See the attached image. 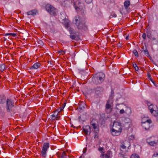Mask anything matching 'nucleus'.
I'll return each mask as SVG.
<instances>
[{
  "instance_id": "obj_46",
  "label": "nucleus",
  "mask_w": 158,
  "mask_h": 158,
  "mask_svg": "<svg viewBox=\"0 0 158 158\" xmlns=\"http://www.w3.org/2000/svg\"><path fill=\"white\" fill-rule=\"evenodd\" d=\"M86 150H87V148H85L83 150V153H85L86 152Z\"/></svg>"
},
{
  "instance_id": "obj_25",
  "label": "nucleus",
  "mask_w": 158,
  "mask_h": 158,
  "mask_svg": "<svg viewBox=\"0 0 158 158\" xmlns=\"http://www.w3.org/2000/svg\"><path fill=\"white\" fill-rule=\"evenodd\" d=\"M149 109L150 110V112H152V110L154 109H157V107L156 106H154L152 104H151L149 106Z\"/></svg>"
},
{
  "instance_id": "obj_30",
  "label": "nucleus",
  "mask_w": 158,
  "mask_h": 158,
  "mask_svg": "<svg viewBox=\"0 0 158 158\" xmlns=\"http://www.w3.org/2000/svg\"><path fill=\"white\" fill-rule=\"evenodd\" d=\"M143 51L144 52L145 55H146L147 56H150L148 51L147 49H146L145 50H143Z\"/></svg>"
},
{
  "instance_id": "obj_62",
  "label": "nucleus",
  "mask_w": 158,
  "mask_h": 158,
  "mask_svg": "<svg viewBox=\"0 0 158 158\" xmlns=\"http://www.w3.org/2000/svg\"><path fill=\"white\" fill-rule=\"evenodd\" d=\"M80 118H81V117H79V119H80Z\"/></svg>"
},
{
  "instance_id": "obj_10",
  "label": "nucleus",
  "mask_w": 158,
  "mask_h": 158,
  "mask_svg": "<svg viewBox=\"0 0 158 158\" xmlns=\"http://www.w3.org/2000/svg\"><path fill=\"white\" fill-rule=\"evenodd\" d=\"M112 103L111 101L110 100H108L106 105V110L107 113H110L112 110Z\"/></svg>"
},
{
  "instance_id": "obj_19",
  "label": "nucleus",
  "mask_w": 158,
  "mask_h": 158,
  "mask_svg": "<svg viewBox=\"0 0 158 158\" xmlns=\"http://www.w3.org/2000/svg\"><path fill=\"white\" fill-rule=\"evenodd\" d=\"M121 132V130H116V131L113 130L112 129L111 133L112 135L115 136H117L119 135Z\"/></svg>"
},
{
  "instance_id": "obj_16",
  "label": "nucleus",
  "mask_w": 158,
  "mask_h": 158,
  "mask_svg": "<svg viewBox=\"0 0 158 158\" xmlns=\"http://www.w3.org/2000/svg\"><path fill=\"white\" fill-rule=\"evenodd\" d=\"M6 99L5 95L3 94L0 95V104H4L6 101Z\"/></svg>"
},
{
  "instance_id": "obj_17",
  "label": "nucleus",
  "mask_w": 158,
  "mask_h": 158,
  "mask_svg": "<svg viewBox=\"0 0 158 158\" xmlns=\"http://www.w3.org/2000/svg\"><path fill=\"white\" fill-rule=\"evenodd\" d=\"M37 13H38L37 10L36 9H35L27 12V15H32L34 16L36 15Z\"/></svg>"
},
{
  "instance_id": "obj_8",
  "label": "nucleus",
  "mask_w": 158,
  "mask_h": 158,
  "mask_svg": "<svg viewBox=\"0 0 158 158\" xmlns=\"http://www.w3.org/2000/svg\"><path fill=\"white\" fill-rule=\"evenodd\" d=\"M49 147V143H45L41 151V155L42 157H45L47 156V151Z\"/></svg>"
},
{
  "instance_id": "obj_26",
  "label": "nucleus",
  "mask_w": 158,
  "mask_h": 158,
  "mask_svg": "<svg viewBox=\"0 0 158 158\" xmlns=\"http://www.w3.org/2000/svg\"><path fill=\"white\" fill-rule=\"evenodd\" d=\"M6 65H5L2 64L0 65V70L3 72L6 69Z\"/></svg>"
},
{
  "instance_id": "obj_6",
  "label": "nucleus",
  "mask_w": 158,
  "mask_h": 158,
  "mask_svg": "<svg viewBox=\"0 0 158 158\" xmlns=\"http://www.w3.org/2000/svg\"><path fill=\"white\" fill-rule=\"evenodd\" d=\"M71 3H73V6L77 11L81 10L82 8L81 6V3L78 0H71Z\"/></svg>"
},
{
  "instance_id": "obj_9",
  "label": "nucleus",
  "mask_w": 158,
  "mask_h": 158,
  "mask_svg": "<svg viewBox=\"0 0 158 158\" xmlns=\"http://www.w3.org/2000/svg\"><path fill=\"white\" fill-rule=\"evenodd\" d=\"M145 118L142 119V126L146 130H149L150 126L149 124L152 123V121L150 119H147L146 121H144Z\"/></svg>"
},
{
  "instance_id": "obj_23",
  "label": "nucleus",
  "mask_w": 158,
  "mask_h": 158,
  "mask_svg": "<svg viewBox=\"0 0 158 158\" xmlns=\"http://www.w3.org/2000/svg\"><path fill=\"white\" fill-rule=\"evenodd\" d=\"M152 115L155 116H158V110L157 109H154L152 112H150Z\"/></svg>"
},
{
  "instance_id": "obj_29",
  "label": "nucleus",
  "mask_w": 158,
  "mask_h": 158,
  "mask_svg": "<svg viewBox=\"0 0 158 158\" xmlns=\"http://www.w3.org/2000/svg\"><path fill=\"white\" fill-rule=\"evenodd\" d=\"M111 152L110 151H108L105 154V157L106 158H110Z\"/></svg>"
},
{
  "instance_id": "obj_54",
  "label": "nucleus",
  "mask_w": 158,
  "mask_h": 158,
  "mask_svg": "<svg viewBox=\"0 0 158 158\" xmlns=\"http://www.w3.org/2000/svg\"><path fill=\"white\" fill-rule=\"evenodd\" d=\"M128 109L130 110V113L131 112V109L130 108H128Z\"/></svg>"
},
{
  "instance_id": "obj_2",
  "label": "nucleus",
  "mask_w": 158,
  "mask_h": 158,
  "mask_svg": "<svg viewBox=\"0 0 158 158\" xmlns=\"http://www.w3.org/2000/svg\"><path fill=\"white\" fill-rule=\"evenodd\" d=\"M105 75L102 72H99L94 75L92 77L93 82L96 85L102 83L104 80Z\"/></svg>"
},
{
  "instance_id": "obj_27",
  "label": "nucleus",
  "mask_w": 158,
  "mask_h": 158,
  "mask_svg": "<svg viewBox=\"0 0 158 158\" xmlns=\"http://www.w3.org/2000/svg\"><path fill=\"white\" fill-rule=\"evenodd\" d=\"M148 143L151 145L154 146V144H156L157 143V141H147Z\"/></svg>"
},
{
  "instance_id": "obj_4",
  "label": "nucleus",
  "mask_w": 158,
  "mask_h": 158,
  "mask_svg": "<svg viewBox=\"0 0 158 158\" xmlns=\"http://www.w3.org/2000/svg\"><path fill=\"white\" fill-rule=\"evenodd\" d=\"M46 10L51 15H55L57 10L51 5L48 4L45 6Z\"/></svg>"
},
{
  "instance_id": "obj_55",
  "label": "nucleus",
  "mask_w": 158,
  "mask_h": 158,
  "mask_svg": "<svg viewBox=\"0 0 158 158\" xmlns=\"http://www.w3.org/2000/svg\"><path fill=\"white\" fill-rule=\"evenodd\" d=\"M120 156L122 157L123 156V154H120Z\"/></svg>"
},
{
  "instance_id": "obj_38",
  "label": "nucleus",
  "mask_w": 158,
  "mask_h": 158,
  "mask_svg": "<svg viewBox=\"0 0 158 158\" xmlns=\"http://www.w3.org/2000/svg\"><path fill=\"white\" fill-rule=\"evenodd\" d=\"M85 1L86 3H87L88 4H89L91 3L93 0H85Z\"/></svg>"
},
{
  "instance_id": "obj_49",
  "label": "nucleus",
  "mask_w": 158,
  "mask_h": 158,
  "mask_svg": "<svg viewBox=\"0 0 158 158\" xmlns=\"http://www.w3.org/2000/svg\"><path fill=\"white\" fill-rule=\"evenodd\" d=\"M60 52L62 54H64V51H62V50H61Z\"/></svg>"
},
{
  "instance_id": "obj_43",
  "label": "nucleus",
  "mask_w": 158,
  "mask_h": 158,
  "mask_svg": "<svg viewBox=\"0 0 158 158\" xmlns=\"http://www.w3.org/2000/svg\"><path fill=\"white\" fill-rule=\"evenodd\" d=\"M72 82H73V85H72V86L70 88L74 87V86L75 85V82L74 81H73V80H72Z\"/></svg>"
},
{
  "instance_id": "obj_61",
  "label": "nucleus",
  "mask_w": 158,
  "mask_h": 158,
  "mask_svg": "<svg viewBox=\"0 0 158 158\" xmlns=\"http://www.w3.org/2000/svg\"><path fill=\"white\" fill-rule=\"evenodd\" d=\"M73 126V125H71V127H72Z\"/></svg>"
},
{
  "instance_id": "obj_40",
  "label": "nucleus",
  "mask_w": 158,
  "mask_h": 158,
  "mask_svg": "<svg viewBox=\"0 0 158 158\" xmlns=\"http://www.w3.org/2000/svg\"><path fill=\"white\" fill-rule=\"evenodd\" d=\"M125 111L123 109H121L120 110L119 113L121 114H123L124 113Z\"/></svg>"
},
{
  "instance_id": "obj_56",
  "label": "nucleus",
  "mask_w": 158,
  "mask_h": 158,
  "mask_svg": "<svg viewBox=\"0 0 158 158\" xmlns=\"http://www.w3.org/2000/svg\"><path fill=\"white\" fill-rule=\"evenodd\" d=\"M65 2H68V1L67 0L66 1H64V3H65Z\"/></svg>"
},
{
  "instance_id": "obj_57",
  "label": "nucleus",
  "mask_w": 158,
  "mask_h": 158,
  "mask_svg": "<svg viewBox=\"0 0 158 158\" xmlns=\"http://www.w3.org/2000/svg\"><path fill=\"white\" fill-rule=\"evenodd\" d=\"M2 114L3 115H5V113L3 112H2Z\"/></svg>"
},
{
  "instance_id": "obj_45",
  "label": "nucleus",
  "mask_w": 158,
  "mask_h": 158,
  "mask_svg": "<svg viewBox=\"0 0 158 158\" xmlns=\"http://www.w3.org/2000/svg\"><path fill=\"white\" fill-rule=\"evenodd\" d=\"M11 34H11V35H12L14 37H15L16 36V34L14 33H11Z\"/></svg>"
},
{
  "instance_id": "obj_31",
  "label": "nucleus",
  "mask_w": 158,
  "mask_h": 158,
  "mask_svg": "<svg viewBox=\"0 0 158 158\" xmlns=\"http://www.w3.org/2000/svg\"><path fill=\"white\" fill-rule=\"evenodd\" d=\"M117 16L116 14L114 12H112L111 13V15L109 16L110 18H111L112 17H116Z\"/></svg>"
},
{
  "instance_id": "obj_32",
  "label": "nucleus",
  "mask_w": 158,
  "mask_h": 158,
  "mask_svg": "<svg viewBox=\"0 0 158 158\" xmlns=\"http://www.w3.org/2000/svg\"><path fill=\"white\" fill-rule=\"evenodd\" d=\"M133 53L134 54L135 56L136 57H138L139 54L138 52L136 50H134L133 51Z\"/></svg>"
},
{
  "instance_id": "obj_53",
  "label": "nucleus",
  "mask_w": 158,
  "mask_h": 158,
  "mask_svg": "<svg viewBox=\"0 0 158 158\" xmlns=\"http://www.w3.org/2000/svg\"><path fill=\"white\" fill-rule=\"evenodd\" d=\"M128 38H129V36H127L126 38V40H128Z\"/></svg>"
},
{
  "instance_id": "obj_15",
  "label": "nucleus",
  "mask_w": 158,
  "mask_h": 158,
  "mask_svg": "<svg viewBox=\"0 0 158 158\" xmlns=\"http://www.w3.org/2000/svg\"><path fill=\"white\" fill-rule=\"evenodd\" d=\"M95 90L96 94L99 95L103 92V89L102 87H97L95 89Z\"/></svg>"
},
{
  "instance_id": "obj_18",
  "label": "nucleus",
  "mask_w": 158,
  "mask_h": 158,
  "mask_svg": "<svg viewBox=\"0 0 158 158\" xmlns=\"http://www.w3.org/2000/svg\"><path fill=\"white\" fill-rule=\"evenodd\" d=\"M59 113L60 112L58 110L55 111L54 114L52 115V119H55L56 118L57 119L59 117L58 115Z\"/></svg>"
},
{
  "instance_id": "obj_22",
  "label": "nucleus",
  "mask_w": 158,
  "mask_h": 158,
  "mask_svg": "<svg viewBox=\"0 0 158 158\" xmlns=\"http://www.w3.org/2000/svg\"><path fill=\"white\" fill-rule=\"evenodd\" d=\"M130 5V2L129 0L125 1L124 3V6L126 9H127Z\"/></svg>"
},
{
  "instance_id": "obj_1",
  "label": "nucleus",
  "mask_w": 158,
  "mask_h": 158,
  "mask_svg": "<svg viewBox=\"0 0 158 158\" xmlns=\"http://www.w3.org/2000/svg\"><path fill=\"white\" fill-rule=\"evenodd\" d=\"M73 23L75 24L78 29H86L85 23L81 19V17L78 15L75 16L72 20Z\"/></svg>"
},
{
  "instance_id": "obj_12",
  "label": "nucleus",
  "mask_w": 158,
  "mask_h": 158,
  "mask_svg": "<svg viewBox=\"0 0 158 158\" xmlns=\"http://www.w3.org/2000/svg\"><path fill=\"white\" fill-rule=\"evenodd\" d=\"M83 131L87 135H89L91 132V127L89 125H86L83 127Z\"/></svg>"
},
{
  "instance_id": "obj_13",
  "label": "nucleus",
  "mask_w": 158,
  "mask_h": 158,
  "mask_svg": "<svg viewBox=\"0 0 158 158\" xmlns=\"http://www.w3.org/2000/svg\"><path fill=\"white\" fill-rule=\"evenodd\" d=\"M85 104L83 102H79L78 104L79 106L77 107L78 111L79 112H82V110L85 109Z\"/></svg>"
},
{
  "instance_id": "obj_47",
  "label": "nucleus",
  "mask_w": 158,
  "mask_h": 158,
  "mask_svg": "<svg viewBox=\"0 0 158 158\" xmlns=\"http://www.w3.org/2000/svg\"><path fill=\"white\" fill-rule=\"evenodd\" d=\"M11 34H12L11 33H6L5 34V36H7L9 35H11Z\"/></svg>"
},
{
  "instance_id": "obj_3",
  "label": "nucleus",
  "mask_w": 158,
  "mask_h": 158,
  "mask_svg": "<svg viewBox=\"0 0 158 158\" xmlns=\"http://www.w3.org/2000/svg\"><path fill=\"white\" fill-rule=\"evenodd\" d=\"M147 37L150 39L155 40L158 39V34L155 31L148 29L146 31Z\"/></svg>"
},
{
  "instance_id": "obj_50",
  "label": "nucleus",
  "mask_w": 158,
  "mask_h": 158,
  "mask_svg": "<svg viewBox=\"0 0 158 158\" xmlns=\"http://www.w3.org/2000/svg\"><path fill=\"white\" fill-rule=\"evenodd\" d=\"M69 110H70V111L71 110H73V108L72 107H70V109H69Z\"/></svg>"
},
{
  "instance_id": "obj_20",
  "label": "nucleus",
  "mask_w": 158,
  "mask_h": 158,
  "mask_svg": "<svg viewBox=\"0 0 158 158\" xmlns=\"http://www.w3.org/2000/svg\"><path fill=\"white\" fill-rule=\"evenodd\" d=\"M41 65L40 64L38 63L34 64L32 66H31L30 69L31 70H34L38 68Z\"/></svg>"
},
{
  "instance_id": "obj_34",
  "label": "nucleus",
  "mask_w": 158,
  "mask_h": 158,
  "mask_svg": "<svg viewBox=\"0 0 158 158\" xmlns=\"http://www.w3.org/2000/svg\"><path fill=\"white\" fill-rule=\"evenodd\" d=\"M131 158H139V156L137 154H132L131 157Z\"/></svg>"
},
{
  "instance_id": "obj_42",
  "label": "nucleus",
  "mask_w": 158,
  "mask_h": 158,
  "mask_svg": "<svg viewBox=\"0 0 158 158\" xmlns=\"http://www.w3.org/2000/svg\"><path fill=\"white\" fill-rule=\"evenodd\" d=\"M129 138L131 140H133L134 139V135H131L129 136Z\"/></svg>"
},
{
  "instance_id": "obj_36",
  "label": "nucleus",
  "mask_w": 158,
  "mask_h": 158,
  "mask_svg": "<svg viewBox=\"0 0 158 158\" xmlns=\"http://www.w3.org/2000/svg\"><path fill=\"white\" fill-rule=\"evenodd\" d=\"M152 158H158V153L154 154L152 156Z\"/></svg>"
},
{
  "instance_id": "obj_37",
  "label": "nucleus",
  "mask_w": 158,
  "mask_h": 158,
  "mask_svg": "<svg viewBox=\"0 0 158 158\" xmlns=\"http://www.w3.org/2000/svg\"><path fill=\"white\" fill-rule=\"evenodd\" d=\"M38 43L39 44H40L41 45H44L43 42L41 40H39L38 41Z\"/></svg>"
},
{
  "instance_id": "obj_39",
  "label": "nucleus",
  "mask_w": 158,
  "mask_h": 158,
  "mask_svg": "<svg viewBox=\"0 0 158 158\" xmlns=\"http://www.w3.org/2000/svg\"><path fill=\"white\" fill-rule=\"evenodd\" d=\"M148 77L150 78V79L151 80V81L154 83L153 81H152V79L151 78V75L150 73L148 74Z\"/></svg>"
},
{
  "instance_id": "obj_64",
  "label": "nucleus",
  "mask_w": 158,
  "mask_h": 158,
  "mask_svg": "<svg viewBox=\"0 0 158 158\" xmlns=\"http://www.w3.org/2000/svg\"><path fill=\"white\" fill-rule=\"evenodd\" d=\"M71 151L70 150L69 151L70 152H71Z\"/></svg>"
},
{
  "instance_id": "obj_28",
  "label": "nucleus",
  "mask_w": 158,
  "mask_h": 158,
  "mask_svg": "<svg viewBox=\"0 0 158 158\" xmlns=\"http://www.w3.org/2000/svg\"><path fill=\"white\" fill-rule=\"evenodd\" d=\"M66 156V153L65 152H62V154L61 155V156H60L59 157V158H67Z\"/></svg>"
},
{
  "instance_id": "obj_59",
  "label": "nucleus",
  "mask_w": 158,
  "mask_h": 158,
  "mask_svg": "<svg viewBox=\"0 0 158 158\" xmlns=\"http://www.w3.org/2000/svg\"><path fill=\"white\" fill-rule=\"evenodd\" d=\"M7 39L6 38H4V41H6V40Z\"/></svg>"
},
{
  "instance_id": "obj_35",
  "label": "nucleus",
  "mask_w": 158,
  "mask_h": 158,
  "mask_svg": "<svg viewBox=\"0 0 158 158\" xmlns=\"http://www.w3.org/2000/svg\"><path fill=\"white\" fill-rule=\"evenodd\" d=\"M66 104V100L65 102H64V104L62 105L61 106V108L60 109V110H62L64 108L65 106V105Z\"/></svg>"
},
{
  "instance_id": "obj_14",
  "label": "nucleus",
  "mask_w": 158,
  "mask_h": 158,
  "mask_svg": "<svg viewBox=\"0 0 158 158\" xmlns=\"http://www.w3.org/2000/svg\"><path fill=\"white\" fill-rule=\"evenodd\" d=\"M95 121L93 120L90 122V125L91 126L93 127V128L94 130V131L95 133H97V131H98V128L97 127V125L95 122Z\"/></svg>"
},
{
  "instance_id": "obj_7",
  "label": "nucleus",
  "mask_w": 158,
  "mask_h": 158,
  "mask_svg": "<svg viewBox=\"0 0 158 158\" xmlns=\"http://www.w3.org/2000/svg\"><path fill=\"white\" fill-rule=\"evenodd\" d=\"M70 37L72 40H77L79 39V33L74 30L70 28Z\"/></svg>"
},
{
  "instance_id": "obj_5",
  "label": "nucleus",
  "mask_w": 158,
  "mask_h": 158,
  "mask_svg": "<svg viewBox=\"0 0 158 158\" xmlns=\"http://www.w3.org/2000/svg\"><path fill=\"white\" fill-rule=\"evenodd\" d=\"M6 111L10 112L12 111V108L14 106V102L11 99L7 98L6 101Z\"/></svg>"
},
{
  "instance_id": "obj_52",
  "label": "nucleus",
  "mask_w": 158,
  "mask_h": 158,
  "mask_svg": "<svg viewBox=\"0 0 158 158\" xmlns=\"http://www.w3.org/2000/svg\"><path fill=\"white\" fill-rule=\"evenodd\" d=\"M143 118H145V119H144V121H146V120L147 119V118H143L142 119H143Z\"/></svg>"
},
{
  "instance_id": "obj_51",
  "label": "nucleus",
  "mask_w": 158,
  "mask_h": 158,
  "mask_svg": "<svg viewBox=\"0 0 158 158\" xmlns=\"http://www.w3.org/2000/svg\"><path fill=\"white\" fill-rule=\"evenodd\" d=\"M96 137H98V136L97 135H95L94 138H96Z\"/></svg>"
},
{
  "instance_id": "obj_60",
  "label": "nucleus",
  "mask_w": 158,
  "mask_h": 158,
  "mask_svg": "<svg viewBox=\"0 0 158 158\" xmlns=\"http://www.w3.org/2000/svg\"><path fill=\"white\" fill-rule=\"evenodd\" d=\"M111 93H112V94L113 93H114V92L113 91H112Z\"/></svg>"
},
{
  "instance_id": "obj_11",
  "label": "nucleus",
  "mask_w": 158,
  "mask_h": 158,
  "mask_svg": "<svg viewBox=\"0 0 158 158\" xmlns=\"http://www.w3.org/2000/svg\"><path fill=\"white\" fill-rule=\"evenodd\" d=\"M112 129L113 130L116 131V130H121L122 131L120 123L117 122L115 121L113 123Z\"/></svg>"
},
{
  "instance_id": "obj_63",
  "label": "nucleus",
  "mask_w": 158,
  "mask_h": 158,
  "mask_svg": "<svg viewBox=\"0 0 158 158\" xmlns=\"http://www.w3.org/2000/svg\"><path fill=\"white\" fill-rule=\"evenodd\" d=\"M69 70H70V69H69Z\"/></svg>"
},
{
  "instance_id": "obj_21",
  "label": "nucleus",
  "mask_w": 158,
  "mask_h": 158,
  "mask_svg": "<svg viewBox=\"0 0 158 158\" xmlns=\"http://www.w3.org/2000/svg\"><path fill=\"white\" fill-rule=\"evenodd\" d=\"M121 144L120 145V147L123 149H125L126 148V143L130 144L127 141H125L124 142L123 141H121Z\"/></svg>"
},
{
  "instance_id": "obj_58",
  "label": "nucleus",
  "mask_w": 158,
  "mask_h": 158,
  "mask_svg": "<svg viewBox=\"0 0 158 158\" xmlns=\"http://www.w3.org/2000/svg\"><path fill=\"white\" fill-rule=\"evenodd\" d=\"M72 157H73L72 156H70V157H69V158H72Z\"/></svg>"
},
{
  "instance_id": "obj_33",
  "label": "nucleus",
  "mask_w": 158,
  "mask_h": 158,
  "mask_svg": "<svg viewBox=\"0 0 158 158\" xmlns=\"http://www.w3.org/2000/svg\"><path fill=\"white\" fill-rule=\"evenodd\" d=\"M133 67L135 68V70L136 71H138L139 70V68L138 66H137L136 64L135 63H134V64H133Z\"/></svg>"
},
{
  "instance_id": "obj_44",
  "label": "nucleus",
  "mask_w": 158,
  "mask_h": 158,
  "mask_svg": "<svg viewBox=\"0 0 158 158\" xmlns=\"http://www.w3.org/2000/svg\"><path fill=\"white\" fill-rule=\"evenodd\" d=\"M104 150L103 148L99 147L98 149V150L99 151H102Z\"/></svg>"
},
{
  "instance_id": "obj_41",
  "label": "nucleus",
  "mask_w": 158,
  "mask_h": 158,
  "mask_svg": "<svg viewBox=\"0 0 158 158\" xmlns=\"http://www.w3.org/2000/svg\"><path fill=\"white\" fill-rule=\"evenodd\" d=\"M142 36L144 40L145 39L146 37V34L145 33L143 34Z\"/></svg>"
},
{
  "instance_id": "obj_24",
  "label": "nucleus",
  "mask_w": 158,
  "mask_h": 158,
  "mask_svg": "<svg viewBox=\"0 0 158 158\" xmlns=\"http://www.w3.org/2000/svg\"><path fill=\"white\" fill-rule=\"evenodd\" d=\"M67 20H66V19H64L63 23L64 24V25L65 26V27L66 28L68 29V28L69 27V22H68L67 21Z\"/></svg>"
},
{
  "instance_id": "obj_48",
  "label": "nucleus",
  "mask_w": 158,
  "mask_h": 158,
  "mask_svg": "<svg viewBox=\"0 0 158 158\" xmlns=\"http://www.w3.org/2000/svg\"><path fill=\"white\" fill-rule=\"evenodd\" d=\"M104 153H102L101 154V157H104Z\"/></svg>"
}]
</instances>
